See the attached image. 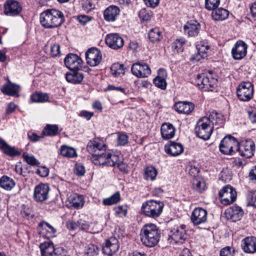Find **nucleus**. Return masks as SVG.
<instances>
[{
    "label": "nucleus",
    "mask_w": 256,
    "mask_h": 256,
    "mask_svg": "<svg viewBox=\"0 0 256 256\" xmlns=\"http://www.w3.org/2000/svg\"><path fill=\"white\" fill-rule=\"evenodd\" d=\"M93 163L95 165L116 166L124 174H128L130 168L126 164L121 161L118 155L110 152L98 154L93 157Z\"/></svg>",
    "instance_id": "f257e3e1"
},
{
    "label": "nucleus",
    "mask_w": 256,
    "mask_h": 256,
    "mask_svg": "<svg viewBox=\"0 0 256 256\" xmlns=\"http://www.w3.org/2000/svg\"><path fill=\"white\" fill-rule=\"evenodd\" d=\"M63 13L55 8L48 9L40 14L41 25L46 28H56L64 22Z\"/></svg>",
    "instance_id": "f03ea898"
},
{
    "label": "nucleus",
    "mask_w": 256,
    "mask_h": 256,
    "mask_svg": "<svg viewBox=\"0 0 256 256\" xmlns=\"http://www.w3.org/2000/svg\"><path fill=\"white\" fill-rule=\"evenodd\" d=\"M140 239L142 244L148 247H153L160 240V231L153 224H147L143 226L140 231Z\"/></svg>",
    "instance_id": "7ed1b4c3"
},
{
    "label": "nucleus",
    "mask_w": 256,
    "mask_h": 256,
    "mask_svg": "<svg viewBox=\"0 0 256 256\" xmlns=\"http://www.w3.org/2000/svg\"><path fill=\"white\" fill-rule=\"evenodd\" d=\"M164 207V204L163 202L151 200L142 204L141 211L142 214L146 216L156 218L160 216Z\"/></svg>",
    "instance_id": "20e7f679"
},
{
    "label": "nucleus",
    "mask_w": 256,
    "mask_h": 256,
    "mask_svg": "<svg viewBox=\"0 0 256 256\" xmlns=\"http://www.w3.org/2000/svg\"><path fill=\"white\" fill-rule=\"evenodd\" d=\"M206 118L202 117L198 122L195 126V132L198 138L204 140H208L213 132V126L209 124Z\"/></svg>",
    "instance_id": "39448f33"
},
{
    "label": "nucleus",
    "mask_w": 256,
    "mask_h": 256,
    "mask_svg": "<svg viewBox=\"0 0 256 256\" xmlns=\"http://www.w3.org/2000/svg\"><path fill=\"white\" fill-rule=\"evenodd\" d=\"M217 80L212 77L211 73L206 74H198L195 80L194 84L204 91H213L216 88Z\"/></svg>",
    "instance_id": "423d86ee"
},
{
    "label": "nucleus",
    "mask_w": 256,
    "mask_h": 256,
    "mask_svg": "<svg viewBox=\"0 0 256 256\" xmlns=\"http://www.w3.org/2000/svg\"><path fill=\"white\" fill-rule=\"evenodd\" d=\"M254 86L249 82H241L236 88L238 98L242 102H248L252 100L254 96Z\"/></svg>",
    "instance_id": "0eeeda50"
},
{
    "label": "nucleus",
    "mask_w": 256,
    "mask_h": 256,
    "mask_svg": "<svg viewBox=\"0 0 256 256\" xmlns=\"http://www.w3.org/2000/svg\"><path fill=\"white\" fill-rule=\"evenodd\" d=\"M186 228L185 225L182 224L172 230L168 238V242L172 244H184L186 239Z\"/></svg>",
    "instance_id": "6e6552de"
},
{
    "label": "nucleus",
    "mask_w": 256,
    "mask_h": 256,
    "mask_svg": "<svg viewBox=\"0 0 256 256\" xmlns=\"http://www.w3.org/2000/svg\"><path fill=\"white\" fill-rule=\"evenodd\" d=\"M218 196L222 204L229 205L236 200L237 193L234 188L228 184L224 186L219 191Z\"/></svg>",
    "instance_id": "1a4fd4ad"
},
{
    "label": "nucleus",
    "mask_w": 256,
    "mask_h": 256,
    "mask_svg": "<svg viewBox=\"0 0 256 256\" xmlns=\"http://www.w3.org/2000/svg\"><path fill=\"white\" fill-rule=\"evenodd\" d=\"M238 142L237 140L231 136H225L220 144V152L224 154L232 155L236 152Z\"/></svg>",
    "instance_id": "9d476101"
},
{
    "label": "nucleus",
    "mask_w": 256,
    "mask_h": 256,
    "mask_svg": "<svg viewBox=\"0 0 256 256\" xmlns=\"http://www.w3.org/2000/svg\"><path fill=\"white\" fill-rule=\"evenodd\" d=\"M255 148L254 142L251 139H246L240 144L238 142L236 152L242 156L250 158L254 155Z\"/></svg>",
    "instance_id": "9b49d317"
},
{
    "label": "nucleus",
    "mask_w": 256,
    "mask_h": 256,
    "mask_svg": "<svg viewBox=\"0 0 256 256\" xmlns=\"http://www.w3.org/2000/svg\"><path fill=\"white\" fill-rule=\"evenodd\" d=\"M87 64L91 66H98L101 62V52L97 48H89L85 54Z\"/></svg>",
    "instance_id": "f8f14e48"
},
{
    "label": "nucleus",
    "mask_w": 256,
    "mask_h": 256,
    "mask_svg": "<svg viewBox=\"0 0 256 256\" xmlns=\"http://www.w3.org/2000/svg\"><path fill=\"white\" fill-rule=\"evenodd\" d=\"M132 74L139 78L148 77L151 74V70L146 63L136 62L131 68Z\"/></svg>",
    "instance_id": "ddd939ff"
},
{
    "label": "nucleus",
    "mask_w": 256,
    "mask_h": 256,
    "mask_svg": "<svg viewBox=\"0 0 256 256\" xmlns=\"http://www.w3.org/2000/svg\"><path fill=\"white\" fill-rule=\"evenodd\" d=\"M248 48L247 44L243 40L237 41L232 50V58L236 60L242 59L247 54Z\"/></svg>",
    "instance_id": "4468645a"
},
{
    "label": "nucleus",
    "mask_w": 256,
    "mask_h": 256,
    "mask_svg": "<svg viewBox=\"0 0 256 256\" xmlns=\"http://www.w3.org/2000/svg\"><path fill=\"white\" fill-rule=\"evenodd\" d=\"M22 8L18 2L14 0H8L4 4V12L7 16H15L20 14Z\"/></svg>",
    "instance_id": "2eb2a0df"
},
{
    "label": "nucleus",
    "mask_w": 256,
    "mask_h": 256,
    "mask_svg": "<svg viewBox=\"0 0 256 256\" xmlns=\"http://www.w3.org/2000/svg\"><path fill=\"white\" fill-rule=\"evenodd\" d=\"M120 244L115 237H110L107 240L102 246V252L104 254L112 256L119 250Z\"/></svg>",
    "instance_id": "dca6fc26"
},
{
    "label": "nucleus",
    "mask_w": 256,
    "mask_h": 256,
    "mask_svg": "<svg viewBox=\"0 0 256 256\" xmlns=\"http://www.w3.org/2000/svg\"><path fill=\"white\" fill-rule=\"evenodd\" d=\"M105 42L110 48L114 50L120 48L124 44L123 38L116 33L108 34L106 37Z\"/></svg>",
    "instance_id": "f3484780"
},
{
    "label": "nucleus",
    "mask_w": 256,
    "mask_h": 256,
    "mask_svg": "<svg viewBox=\"0 0 256 256\" xmlns=\"http://www.w3.org/2000/svg\"><path fill=\"white\" fill-rule=\"evenodd\" d=\"M197 52L192 55L190 60L192 61L198 62L201 59L207 56V52L210 50V46L206 41H200L196 44Z\"/></svg>",
    "instance_id": "a211bd4d"
},
{
    "label": "nucleus",
    "mask_w": 256,
    "mask_h": 256,
    "mask_svg": "<svg viewBox=\"0 0 256 256\" xmlns=\"http://www.w3.org/2000/svg\"><path fill=\"white\" fill-rule=\"evenodd\" d=\"M207 212L201 208H196L192 211L190 220L193 224L198 226L204 223L207 220Z\"/></svg>",
    "instance_id": "6ab92c4d"
},
{
    "label": "nucleus",
    "mask_w": 256,
    "mask_h": 256,
    "mask_svg": "<svg viewBox=\"0 0 256 256\" xmlns=\"http://www.w3.org/2000/svg\"><path fill=\"white\" fill-rule=\"evenodd\" d=\"M49 186L46 184H40L36 186L34 194V198L38 202L46 200L48 197Z\"/></svg>",
    "instance_id": "aec40b11"
},
{
    "label": "nucleus",
    "mask_w": 256,
    "mask_h": 256,
    "mask_svg": "<svg viewBox=\"0 0 256 256\" xmlns=\"http://www.w3.org/2000/svg\"><path fill=\"white\" fill-rule=\"evenodd\" d=\"M84 199L82 195L75 193L68 196L66 206L68 208L79 209L84 206Z\"/></svg>",
    "instance_id": "412c9836"
},
{
    "label": "nucleus",
    "mask_w": 256,
    "mask_h": 256,
    "mask_svg": "<svg viewBox=\"0 0 256 256\" xmlns=\"http://www.w3.org/2000/svg\"><path fill=\"white\" fill-rule=\"evenodd\" d=\"M82 62V58L76 54H68L65 57V66L70 70L78 69Z\"/></svg>",
    "instance_id": "4be33fe9"
},
{
    "label": "nucleus",
    "mask_w": 256,
    "mask_h": 256,
    "mask_svg": "<svg viewBox=\"0 0 256 256\" xmlns=\"http://www.w3.org/2000/svg\"><path fill=\"white\" fill-rule=\"evenodd\" d=\"M200 29V24L197 21L191 20L188 22L184 26L185 34L188 36H196Z\"/></svg>",
    "instance_id": "5701e85b"
},
{
    "label": "nucleus",
    "mask_w": 256,
    "mask_h": 256,
    "mask_svg": "<svg viewBox=\"0 0 256 256\" xmlns=\"http://www.w3.org/2000/svg\"><path fill=\"white\" fill-rule=\"evenodd\" d=\"M106 148V146L104 140L100 138H96L88 142L86 149L90 153L94 154L97 150L100 152L105 150Z\"/></svg>",
    "instance_id": "b1692460"
},
{
    "label": "nucleus",
    "mask_w": 256,
    "mask_h": 256,
    "mask_svg": "<svg viewBox=\"0 0 256 256\" xmlns=\"http://www.w3.org/2000/svg\"><path fill=\"white\" fill-rule=\"evenodd\" d=\"M242 248L244 252L254 254L256 252V238L247 236L242 241Z\"/></svg>",
    "instance_id": "393cba45"
},
{
    "label": "nucleus",
    "mask_w": 256,
    "mask_h": 256,
    "mask_svg": "<svg viewBox=\"0 0 256 256\" xmlns=\"http://www.w3.org/2000/svg\"><path fill=\"white\" fill-rule=\"evenodd\" d=\"M228 219L232 222H236L240 220L244 215L243 210L238 206H232L228 208L225 212Z\"/></svg>",
    "instance_id": "a878e982"
},
{
    "label": "nucleus",
    "mask_w": 256,
    "mask_h": 256,
    "mask_svg": "<svg viewBox=\"0 0 256 256\" xmlns=\"http://www.w3.org/2000/svg\"><path fill=\"white\" fill-rule=\"evenodd\" d=\"M38 228L40 234L48 238L54 237L56 232L54 227L44 221L39 223Z\"/></svg>",
    "instance_id": "bb28decb"
},
{
    "label": "nucleus",
    "mask_w": 256,
    "mask_h": 256,
    "mask_svg": "<svg viewBox=\"0 0 256 256\" xmlns=\"http://www.w3.org/2000/svg\"><path fill=\"white\" fill-rule=\"evenodd\" d=\"M204 118H206L209 120V124L213 126L214 128V126L216 127V128L222 126L224 122V116L222 114L215 110L211 112L208 116H205Z\"/></svg>",
    "instance_id": "cd10ccee"
},
{
    "label": "nucleus",
    "mask_w": 256,
    "mask_h": 256,
    "mask_svg": "<svg viewBox=\"0 0 256 256\" xmlns=\"http://www.w3.org/2000/svg\"><path fill=\"white\" fill-rule=\"evenodd\" d=\"M174 110L180 114H190L194 108V104L187 101H180L174 105Z\"/></svg>",
    "instance_id": "c85d7f7f"
},
{
    "label": "nucleus",
    "mask_w": 256,
    "mask_h": 256,
    "mask_svg": "<svg viewBox=\"0 0 256 256\" xmlns=\"http://www.w3.org/2000/svg\"><path fill=\"white\" fill-rule=\"evenodd\" d=\"M120 10L115 5H111L108 7L104 11V19L109 22H114L120 14Z\"/></svg>",
    "instance_id": "c756f323"
},
{
    "label": "nucleus",
    "mask_w": 256,
    "mask_h": 256,
    "mask_svg": "<svg viewBox=\"0 0 256 256\" xmlns=\"http://www.w3.org/2000/svg\"><path fill=\"white\" fill-rule=\"evenodd\" d=\"M70 72H66L65 78L68 82L72 84H79L84 80V74L78 71V69L70 70Z\"/></svg>",
    "instance_id": "7c9ffc66"
},
{
    "label": "nucleus",
    "mask_w": 256,
    "mask_h": 256,
    "mask_svg": "<svg viewBox=\"0 0 256 256\" xmlns=\"http://www.w3.org/2000/svg\"><path fill=\"white\" fill-rule=\"evenodd\" d=\"M0 148L8 156L14 157L20 155L21 151L15 146L8 144L4 140H0Z\"/></svg>",
    "instance_id": "2f4dec72"
},
{
    "label": "nucleus",
    "mask_w": 256,
    "mask_h": 256,
    "mask_svg": "<svg viewBox=\"0 0 256 256\" xmlns=\"http://www.w3.org/2000/svg\"><path fill=\"white\" fill-rule=\"evenodd\" d=\"M164 150L166 154L172 156H177L183 152L184 148L180 143L170 142V145H165Z\"/></svg>",
    "instance_id": "473e14b6"
},
{
    "label": "nucleus",
    "mask_w": 256,
    "mask_h": 256,
    "mask_svg": "<svg viewBox=\"0 0 256 256\" xmlns=\"http://www.w3.org/2000/svg\"><path fill=\"white\" fill-rule=\"evenodd\" d=\"M167 76L166 72L163 68H160L158 74L156 78L153 80L154 84L162 90H165L166 88V79Z\"/></svg>",
    "instance_id": "72a5a7b5"
},
{
    "label": "nucleus",
    "mask_w": 256,
    "mask_h": 256,
    "mask_svg": "<svg viewBox=\"0 0 256 256\" xmlns=\"http://www.w3.org/2000/svg\"><path fill=\"white\" fill-rule=\"evenodd\" d=\"M160 132L163 139L170 140L174 136L176 129L172 124L164 123L161 126Z\"/></svg>",
    "instance_id": "f704fd0d"
},
{
    "label": "nucleus",
    "mask_w": 256,
    "mask_h": 256,
    "mask_svg": "<svg viewBox=\"0 0 256 256\" xmlns=\"http://www.w3.org/2000/svg\"><path fill=\"white\" fill-rule=\"evenodd\" d=\"M19 90V86L10 82L8 84L4 85L1 88V91L3 94L16 97L18 96Z\"/></svg>",
    "instance_id": "c9c22d12"
},
{
    "label": "nucleus",
    "mask_w": 256,
    "mask_h": 256,
    "mask_svg": "<svg viewBox=\"0 0 256 256\" xmlns=\"http://www.w3.org/2000/svg\"><path fill=\"white\" fill-rule=\"evenodd\" d=\"M40 248L41 256H53V254L56 250L53 243L50 241L41 243Z\"/></svg>",
    "instance_id": "e433bc0d"
},
{
    "label": "nucleus",
    "mask_w": 256,
    "mask_h": 256,
    "mask_svg": "<svg viewBox=\"0 0 256 256\" xmlns=\"http://www.w3.org/2000/svg\"><path fill=\"white\" fill-rule=\"evenodd\" d=\"M228 15L229 12L222 8H216L212 13V18L216 21L224 20L228 18Z\"/></svg>",
    "instance_id": "4c0bfd02"
},
{
    "label": "nucleus",
    "mask_w": 256,
    "mask_h": 256,
    "mask_svg": "<svg viewBox=\"0 0 256 256\" xmlns=\"http://www.w3.org/2000/svg\"><path fill=\"white\" fill-rule=\"evenodd\" d=\"M121 196L120 192H116L110 196L104 198L102 202L103 205L109 206L117 204L120 202Z\"/></svg>",
    "instance_id": "58836bf2"
},
{
    "label": "nucleus",
    "mask_w": 256,
    "mask_h": 256,
    "mask_svg": "<svg viewBox=\"0 0 256 256\" xmlns=\"http://www.w3.org/2000/svg\"><path fill=\"white\" fill-rule=\"evenodd\" d=\"M0 186L4 190H10L15 186V182L12 178L4 176L0 178Z\"/></svg>",
    "instance_id": "ea45409f"
},
{
    "label": "nucleus",
    "mask_w": 256,
    "mask_h": 256,
    "mask_svg": "<svg viewBox=\"0 0 256 256\" xmlns=\"http://www.w3.org/2000/svg\"><path fill=\"white\" fill-rule=\"evenodd\" d=\"M112 74L114 77H122L124 74L125 70L123 64L119 63L114 64L111 68Z\"/></svg>",
    "instance_id": "a19ab883"
},
{
    "label": "nucleus",
    "mask_w": 256,
    "mask_h": 256,
    "mask_svg": "<svg viewBox=\"0 0 256 256\" xmlns=\"http://www.w3.org/2000/svg\"><path fill=\"white\" fill-rule=\"evenodd\" d=\"M192 186L196 192L202 193L206 188V184L202 178H194L192 180Z\"/></svg>",
    "instance_id": "79ce46f5"
},
{
    "label": "nucleus",
    "mask_w": 256,
    "mask_h": 256,
    "mask_svg": "<svg viewBox=\"0 0 256 256\" xmlns=\"http://www.w3.org/2000/svg\"><path fill=\"white\" fill-rule=\"evenodd\" d=\"M58 128L55 124H47L44 128L42 134L43 136H54L58 134Z\"/></svg>",
    "instance_id": "37998d69"
},
{
    "label": "nucleus",
    "mask_w": 256,
    "mask_h": 256,
    "mask_svg": "<svg viewBox=\"0 0 256 256\" xmlns=\"http://www.w3.org/2000/svg\"><path fill=\"white\" fill-rule=\"evenodd\" d=\"M148 37L152 42H159L162 38V31L158 28H152L149 32Z\"/></svg>",
    "instance_id": "c03bdc74"
},
{
    "label": "nucleus",
    "mask_w": 256,
    "mask_h": 256,
    "mask_svg": "<svg viewBox=\"0 0 256 256\" xmlns=\"http://www.w3.org/2000/svg\"><path fill=\"white\" fill-rule=\"evenodd\" d=\"M100 252V248L96 244H90L85 248L84 256H98Z\"/></svg>",
    "instance_id": "a18cd8bd"
},
{
    "label": "nucleus",
    "mask_w": 256,
    "mask_h": 256,
    "mask_svg": "<svg viewBox=\"0 0 256 256\" xmlns=\"http://www.w3.org/2000/svg\"><path fill=\"white\" fill-rule=\"evenodd\" d=\"M31 100L35 102H44L48 101V95L41 92L33 94L30 96Z\"/></svg>",
    "instance_id": "49530a36"
},
{
    "label": "nucleus",
    "mask_w": 256,
    "mask_h": 256,
    "mask_svg": "<svg viewBox=\"0 0 256 256\" xmlns=\"http://www.w3.org/2000/svg\"><path fill=\"white\" fill-rule=\"evenodd\" d=\"M158 172L152 166H147L144 170V178L146 180H153L156 178Z\"/></svg>",
    "instance_id": "de8ad7c7"
},
{
    "label": "nucleus",
    "mask_w": 256,
    "mask_h": 256,
    "mask_svg": "<svg viewBox=\"0 0 256 256\" xmlns=\"http://www.w3.org/2000/svg\"><path fill=\"white\" fill-rule=\"evenodd\" d=\"M22 157L24 160L29 165L38 166L40 164V162L33 155L24 152L22 154Z\"/></svg>",
    "instance_id": "09e8293b"
},
{
    "label": "nucleus",
    "mask_w": 256,
    "mask_h": 256,
    "mask_svg": "<svg viewBox=\"0 0 256 256\" xmlns=\"http://www.w3.org/2000/svg\"><path fill=\"white\" fill-rule=\"evenodd\" d=\"M128 136L124 132L117 133L116 144L118 146H124L128 142Z\"/></svg>",
    "instance_id": "8fccbe9b"
},
{
    "label": "nucleus",
    "mask_w": 256,
    "mask_h": 256,
    "mask_svg": "<svg viewBox=\"0 0 256 256\" xmlns=\"http://www.w3.org/2000/svg\"><path fill=\"white\" fill-rule=\"evenodd\" d=\"M220 0H205V8L208 10H213L218 8Z\"/></svg>",
    "instance_id": "3c124183"
},
{
    "label": "nucleus",
    "mask_w": 256,
    "mask_h": 256,
    "mask_svg": "<svg viewBox=\"0 0 256 256\" xmlns=\"http://www.w3.org/2000/svg\"><path fill=\"white\" fill-rule=\"evenodd\" d=\"M247 201L248 206L256 207V190L252 191L248 193Z\"/></svg>",
    "instance_id": "603ef678"
},
{
    "label": "nucleus",
    "mask_w": 256,
    "mask_h": 256,
    "mask_svg": "<svg viewBox=\"0 0 256 256\" xmlns=\"http://www.w3.org/2000/svg\"><path fill=\"white\" fill-rule=\"evenodd\" d=\"M77 156L76 150L74 148L65 145V157L74 158Z\"/></svg>",
    "instance_id": "864d4df0"
},
{
    "label": "nucleus",
    "mask_w": 256,
    "mask_h": 256,
    "mask_svg": "<svg viewBox=\"0 0 256 256\" xmlns=\"http://www.w3.org/2000/svg\"><path fill=\"white\" fill-rule=\"evenodd\" d=\"M184 41L182 39L176 40L172 44V48L177 52H182L183 50V45Z\"/></svg>",
    "instance_id": "5fc2aeb1"
},
{
    "label": "nucleus",
    "mask_w": 256,
    "mask_h": 256,
    "mask_svg": "<svg viewBox=\"0 0 256 256\" xmlns=\"http://www.w3.org/2000/svg\"><path fill=\"white\" fill-rule=\"evenodd\" d=\"M114 211L120 216H126L128 211L127 206L124 205L118 206L114 208Z\"/></svg>",
    "instance_id": "6e6d98bb"
},
{
    "label": "nucleus",
    "mask_w": 256,
    "mask_h": 256,
    "mask_svg": "<svg viewBox=\"0 0 256 256\" xmlns=\"http://www.w3.org/2000/svg\"><path fill=\"white\" fill-rule=\"evenodd\" d=\"M234 250L230 246L222 248L220 252V256H234Z\"/></svg>",
    "instance_id": "4d7b16f0"
},
{
    "label": "nucleus",
    "mask_w": 256,
    "mask_h": 256,
    "mask_svg": "<svg viewBox=\"0 0 256 256\" xmlns=\"http://www.w3.org/2000/svg\"><path fill=\"white\" fill-rule=\"evenodd\" d=\"M94 8V4L91 0H86L82 4V10L86 12H90Z\"/></svg>",
    "instance_id": "13d9d810"
},
{
    "label": "nucleus",
    "mask_w": 256,
    "mask_h": 256,
    "mask_svg": "<svg viewBox=\"0 0 256 256\" xmlns=\"http://www.w3.org/2000/svg\"><path fill=\"white\" fill-rule=\"evenodd\" d=\"M74 173L78 176H83L85 173L84 166L80 164H76L74 167Z\"/></svg>",
    "instance_id": "bf43d9fd"
},
{
    "label": "nucleus",
    "mask_w": 256,
    "mask_h": 256,
    "mask_svg": "<svg viewBox=\"0 0 256 256\" xmlns=\"http://www.w3.org/2000/svg\"><path fill=\"white\" fill-rule=\"evenodd\" d=\"M78 228L82 230L87 231L90 226V223L81 218L78 220Z\"/></svg>",
    "instance_id": "052dcab7"
},
{
    "label": "nucleus",
    "mask_w": 256,
    "mask_h": 256,
    "mask_svg": "<svg viewBox=\"0 0 256 256\" xmlns=\"http://www.w3.org/2000/svg\"><path fill=\"white\" fill-rule=\"evenodd\" d=\"M28 138L32 142H36L42 138L44 136H43L42 134L41 136H38L36 133L29 132L28 134Z\"/></svg>",
    "instance_id": "680f3d73"
},
{
    "label": "nucleus",
    "mask_w": 256,
    "mask_h": 256,
    "mask_svg": "<svg viewBox=\"0 0 256 256\" xmlns=\"http://www.w3.org/2000/svg\"><path fill=\"white\" fill-rule=\"evenodd\" d=\"M139 16L144 21H148L150 19V16L145 8L142 9L139 12Z\"/></svg>",
    "instance_id": "e2e57ef3"
},
{
    "label": "nucleus",
    "mask_w": 256,
    "mask_h": 256,
    "mask_svg": "<svg viewBox=\"0 0 256 256\" xmlns=\"http://www.w3.org/2000/svg\"><path fill=\"white\" fill-rule=\"evenodd\" d=\"M144 4L149 8H155L160 3V0H143Z\"/></svg>",
    "instance_id": "0e129e2a"
},
{
    "label": "nucleus",
    "mask_w": 256,
    "mask_h": 256,
    "mask_svg": "<svg viewBox=\"0 0 256 256\" xmlns=\"http://www.w3.org/2000/svg\"><path fill=\"white\" fill-rule=\"evenodd\" d=\"M249 118L252 123L256 122V108H250L248 110Z\"/></svg>",
    "instance_id": "69168bd1"
},
{
    "label": "nucleus",
    "mask_w": 256,
    "mask_h": 256,
    "mask_svg": "<svg viewBox=\"0 0 256 256\" xmlns=\"http://www.w3.org/2000/svg\"><path fill=\"white\" fill-rule=\"evenodd\" d=\"M36 173L42 177H46L48 175L49 170L46 167L42 166L37 170Z\"/></svg>",
    "instance_id": "338daca9"
},
{
    "label": "nucleus",
    "mask_w": 256,
    "mask_h": 256,
    "mask_svg": "<svg viewBox=\"0 0 256 256\" xmlns=\"http://www.w3.org/2000/svg\"><path fill=\"white\" fill-rule=\"evenodd\" d=\"M50 50L51 54L54 57L58 56L60 54V46L58 44L51 46Z\"/></svg>",
    "instance_id": "774afa93"
}]
</instances>
